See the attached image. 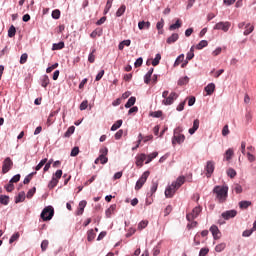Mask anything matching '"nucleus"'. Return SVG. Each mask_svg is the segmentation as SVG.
Segmentation results:
<instances>
[{"label": "nucleus", "instance_id": "obj_1", "mask_svg": "<svg viewBox=\"0 0 256 256\" xmlns=\"http://www.w3.org/2000/svg\"><path fill=\"white\" fill-rule=\"evenodd\" d=\"M213 193H215L218 202L225 203L227 201L229 187L226 185L215 186L213 189Z\"/></svg>", "mask_w": 256, "mask_h": 256}, {"label": "nucleus", "instance_id": "obj_2", "mask_svg": "<svg viewBox=\"0 0 256 256\" xmlns=\"http://www.w3.org/2000/svg\"><path fill=\"white\" fill-rule=\"evenodd\" d=\"M55 215V208H53V206L49 205V206H46L41 214H40V217L42 219V221H51V219H53Z\"/></svg>", "mask_w": 256, "mask_h": 256}, {"label": "nucleus", "instance_id": "obj_3", "mask_svg": "<svg viewBox=\"0 0 256 256\" xmlns=\"http://www.w3.org/2000/svg\"><path fill=\"white\" fill-rule=\"evenodd\" d=\"M181 128L178 127L176 129H174V135L172 137V145L175 146L177 145H181V143L185 142V135L181 134Z\"/></svg>", "mask_w": 256, "mask_h": 256}, {"label": "nucleus", "instance_id": "obj_4", "mask_svg": "<svg viewBox=\"0 0 256 256\" xmlns=\"http://www.w3.org/2000/svg\"><path fill=\"white\" fill-rule=\"evenodd\" d=\"M149 175H150L149 171H145L141 175V177L136 181L135 191H139V189H141L145 185V183H147V179H149Z\"/></svg>", "mask_w": 256, "mask_h": 256}, {"label": "nucleus", "instance_id": "obj_5", "mask_svg": "<svg viewBox=\"0 0 256 256\" xmlns=\"http://www.w3.org/2000/svg\"><path fill=\"white\" fill-rule=\"evenodd\" d=\"M213 29L215 31H224V33H227V31L231 29V22H218L215 24Z\"/></svg>", "mask_w": 256, "mask_h": 256}, {"label": "nucleus", "instance_id": "obj_6", "mask_svg": "<svg viewBox=\"0 0 256 256\" xmlns=\"http://www.w3.org/2000/svg\"><path fill=\"white\" fill-rule=\"evenodd\" d=\"M12 167H13V160H11L10 157L5 158L3 161V165H2L3 175L9 173V171H11Z\"/></svg>", "mask_w": 256, "mask_h": 256}, {"label": "nucleus", "instance_id": "obj_7", "mask_svg": "<svg viewBox=\"0 0 256 256\" xmlns=\"http://www.w3.org/2000/svg\"><path fill=\"white\" fill-rule=\"evenodd\" d=\"M201 213V206H197L195 207L192 212L188 213L186 215V219L187 221H189L190 223L192 221H194V219H197L199 217V214Z\"/></svg>", "mask_w": 256, "mask_h": 256}, {"label": "nucleus", "instance_id": "obj_8", "mask_svg": "<svg viewBox=\"0 0 256 256\" xmlns=\"http://www.w3.org/2000/svg\"><path fill=\"white\" fill-rule=\"evenodd\" d=\"M179 98V94L177 92H171L169 96L162 101L163 105H173L175 101Z\"/></svg>", "mask_w": 256, "mask_h": 256}, {"label": "nucleus", "instance_id": "obj_9", "mask_svg": "<svg viewBox=\"0 0 256 256\" xmlns=\"http://www.w3.org/2000/svg\"><path fill=\"white\" fill-rule=\"evenodd\" d=\"M177 187L173 186V183L171 185H168L165 189L164 195L166 199H171L173 195L177 192Z\"/></svg>", "mask_w": 256, "mask_h": 256}, {"label": "nucleus", "instance_id": "obj_10", "mask_svg": "<svg viewBox=\"0 0 256 256\" xmlns=\"http://www.w3.org/2000/svg\"><path fill=\"white\" fill-rule=\"evenodd\" d=\"M221 217L225 221H229V219H235V217H237V210L224 211L222 212Z\"/></svg>", "mask_w": 256, "mask_h": 256}, {"label": "nucleus", "instance_id": "obj_11", "mask_svg": "<svg viewBox=\"0 0 256 256\" xmlns=\"http://www.w3.org/2000/svg\"><path fill=\"white\" fill-rule=\"evenodd\" d=\"M205 171H206V177H211L215 171V162L213 161H207L206 166H205Z\"/></svg>", "mask_w": 256, "mask_h": 256}, {"label": "nucleus", "instance_id": "obj_12", "mask_svg": "<svg viewBox=\"0 0 256 256\" xmlns=\"http://www.w3.org/2000/svg\"><path fill=\"white\" fill-rule=\"evenodd\" d=\"M210 232L212 233L213 239L217 241V239H221V231L217 225H212L210 227Z\"/></svg>", "mask_w": 256, "mask_h": 256}, {"label": "nucleus", "instance_id": "obj_13", "mask_svg": "<svg viewBox=\"0 0 256 256\" xmlns=\"http://www.w3.org/2000/svg\"><path fill=\"white\" fill-rule=\"evenodd\" d=\"M59 111H61V108H58L55 111H52L47 119V125L48 127H51V125H53V123H55V120H53V117H55V115H59Z\"/></svg>", "mask_w": 256, "mask_h": 256}, {"label": "nucleus", "instance_id": "obj_14", "mask_svg": "<svg viewBox=\"0 0 256 256\" xmlns=\"http://www.w3.org/2000/svg\"><path fill=\"white\" fill-rule=\"evenodd\" d=\"M158 187H159V182L152 181V186L150 188V192L147 193V197H153V195H155V193H157Z\"/></svg>", "mask_w": 256, "mask_h": 256}, {"label": "nucleus", "instance_id": "obj_15", "mask_svg": "<svg viewBox=\"0 0 256 256\" xmlns=\"http://www.w3.org/2000/svg\"><path fill=\"white\" fill-rule=\"evenodd\" d=\"M179 41V34L173 33L170 37L167 38L166 43L168 45H173V43H177Z\"/></svg>", "mask_w": 256, "mask_h": 256}, {"label": "nucleus", "instance_id": "obj_16", "mask_svg": "<svg viewBox=\"0 0 256 256\" xmlns=\"http://www.w3.org/2000/svg\"><path fill=\"white\" fill-rule=\"evenodd\" d=\"M185 183V177L179 176L176 181L172 182V187L180 188Z\"/></svg>", "mask_w": 256, "mask_h": 256}, {"label": "nucleus", "instance_id": "obj_17", "mask_svg": "<svg viewBox=\"0 0 256 256\" xmlns=\"http://www.w3.org/2000/svg\"><path fill=\"white\" fill-rule=\"evenodd\" d=\"M115 209H117V204H112L106 211H105V216L107 219H111V215L115 213Z\"/></svg>", "mask_w": 256, "mask_h": 256}, {"label": "nucleus", "instance_id": "obj_18", "mask_svg": "<svg viewBox=\"0 0 256 256\" xmlns=\"http://www.w3.org/2000/svg\"><path fill=\"white\" fill-rule=\"evenodd\" d=\"M147 159V156L142 153L136 157V165L137 167H143V162Z\"/></svg>", "mask_w": 256, "mask_h": 256}, {"label": "nucleus", "instance_id": "obj_19", "mask_svg": "<svg viewBox=\"0 0 256 256\" xmlns=\"http://www.w3.org/2000/svg\"><path fill=\"white\" fill-rule=\"evenodd\" d=\"M197 129H199V119H195V120L193 121V126H192V128H190V129L188 130V133H189L190 135H195V132L197 131Z\"/></svg>", "mask_w": 256, "mask_h": 256}, {"label": "nucleus", "instance_id": "obj_20", "mask_svg": "<svg viewBox=\"0 0 256 256\" xmlns=\"http://www.w3.org/2000/svg\"><path fill=\"white\" fill-rule=\"evenodd\" d=\"M85 207H87V201L82 200L79 202V208L77 210L76 215H83V212L85 211Z\"/></svg>", "mask_w": 256, "mask_h": 256}, {"label": "nucleus", "instance_id": "obj_21", "mask_svg": "<svg viewBox=\"0 0 256 256\" xmlns=\"http://www.w3.org/2000/svg\"><path fill=\"white\" fill-rule=\"evenodd\" d=\"M153 71H155V69L150 68L149 71L144 75V83H146V85L151 83V76L153 75Z\"/></svg>", "mask_w": 256, "mask_h": 256}, {"label": "nucleus", "instance_id": "obj_22", "mask_svg": "<svg viewBox=\"0 0 256 256\" xmlns=\"http://www.w3.org/2000/svg\"><path fill=\"white\" fill-rule=\"evenodd\" d=\"M150 28H151V22L149 21L138 22V29H140V31H143V29H150Z\"/></svg>", "mask_w": 256, "mask_h": 256}, {"label": "nucleus", "instance_id": "obj_23", "mask_svg": "<svg viewBox=\"0 0 256 256\" xmlns=\"http://www.w3.org/2000/svg\"><path fill=\"white\" fill-rule=\"evenodd\" d=\"M233 155H235V152L233 151L232 148H229L228 150H226L224 154V161H231Z\"/></svg>", "mask_w": 256, "mask_h": 256}, {"label": "nucleus", "instance_id": "obj_24", "mask_svg": "<svg viewBox=\"0 0 256 256\" xmlns=\"http://www.w3.org/2000/svg\"><path fill=\"white\" fill-rule=\"evenodd\" d=\"M137 101V98L135 96H132L128 99V101L126 102V104L124 105V107L126 109H131V107H133V105H135Z\"/></svg>", "mask_w": 256, "mask_h": 256}, {"label": "nucleus", "instance_id": "obj_25", "mask_svg": "<svg viewBox=\"0 0 256 256\" xmlns=\"http://www.w3.org/2000/svg\"><path fill=\"white\" fill-rule=\"evenodd\" d=\"M204 90L206 91L207 95H213L215 92V83H209Z\"/></svg>", "mask_w": 256, "mask_h": 256}, {"label": "nucleus", "instance_id": "obj_26", "mask_svg": "<svg viewBox=\"0 0 256 256\" xmlns=\"http://www.w3.org/2000/svg\"><path fill=\"white\" fill-rule=\"evenodd\" d=\"M49 76L47 74H44L43 76H41L40 78V83H41V87L46 88L47 85H49Z\"/></svg>", "mask_w": 256, "mask_h": 256}, {"label": "nucleus", "instance_id": "obj_27", "mask_svg": "<svg viewBox=\"0 0 256 256\" xmlns=\"http://www.w3.org/2000/svg\"><path fill=\"white\" fill-rule=\"evenodd\" d=\"M255 30V26L251 25L250 23L246 24L245 26V31H244V35H251V33H253V31Z\"/></svg>", "mask_w": 256, "mask_h": 256}, {"label": "nucleus", "instance_id": "obj_28", "mask_svg": "<svg viewBox=\"0 0 256 256\" xmlns=\"http://www.w3.org/2000/svg\"><path fill=\"white\" fill-rule=\"evenodd\" d=\"M131 45V40L127 39V40H123L119 43L118 45V49L120 51H123V49H125V47H129Z\"/></svg>", "mask_w": 256, "mask_h": 256}, {"label": "nucleus", "instance_id": "obj_29", "mask_svg": "<svg viewBox=\"0 0 256 256\" xmlns=\"http://www.w3.org/2000/svg\"><path fill=\"white\" fill-rule=\"evenodd\" d=\"M65 48V42L61 41L52 45V51H59Z\"/></svg>", "mask_w": 256, "mask_h": 256}, {"label": "nucleus", "instance_id": "obj_30", "mask_svg": "<svg viewBox=\"0 0 256 256\" xmlns=\"http://www.w3.org/2000/svg\"><path fill=\"white\" fill-rule=\"evenodd\" d=\"M159 155V152H153L150 153L148 156H146V165H149V163H151V161H153V159H156V157Z\"/></svg>", "mask_w": 256, "mask_h": 256}, {"label": "nucleus", "instance_id": "obj_31", "mask_svg": "<svg viewBox=\"0 0 256 256\" xmlns=\"http://www.w3.org/2000/svg\"><path fill=\"white\" fill-rule=\"evenodd\" d=\"M23 201H25V191L19 192L15 197V203H23Z\"/></svg>", "mask_w": 256, "mask_h": 256}, {"label": "nucleus", "instance_id": "obj_32", "mask_svg": "<svg viewBox=\"0 0 256 256\" xmlns=\"http://www.w3.org/2000/svg\"><path fill=\"white\" fill-rule=\"evenodd\" d=\"M58 183H59V180L57 178H55V176H52V179L50 180V182L48 184V188L55 189V187H57Z\"/></svg>", "mask_w": 256, "mask_h": 256}, {"label": "nucleus", "instance_id": "obj_33", "mask_svg": "<svg viewBox=\"0 0 256 256\" xmlns=\"http://www.w3.org/2000/svg\"><path fill=\"white\" fill-rule=\"evenodd\" d=\"M226 175L230 177V179H235V177H237V171L233 168H228L226 171Z\"/></svg>", "mask_w": 256, "mask_h": 256}, {"label": "nucleus", "instance_id": "obj_34", "mask_svg": "<svg viewBox=\"0 0 256 256\" xmlns=\"http://www.w3.org/2000/svg\"><path fill=\"white\" fill-rule=\"evenodd\" d=\"M240 209H249L251 207V201L243 200L239 202Z\"/></svg>", "mask_w": 256, "mask_h": 256}, {"label": "nucleus", "instance_id": "obj_35", "mask_svg": "<svg viewBox=\"0 0 256 256\" xmlns=\"http://www.w3.org/2000/svg\"><path fill=\"white\" fill-rule=\"evenodd\" d=\"M183 61H185V54H180L174 62V67H178V65H181Z\"/></svg>", "mask_w": 256, "mask_h": 256}, {"label": "nucleus", "instance_id": "obj_36", "mask_svg": "<svg viewBox=\"0 0 256 256\" xmlns=\"http://www.w3.org/2000/svg\"><path fill=\"white\" fill-rule=\"evenodd\" d=\"M123 125V120H117L110 128V131H117Z\"/></svg>", "mask_w": 256, "mask_h": 256}, {"label": "nucleus", "instance_id": "obj_37", "mask_svg": "<svg viewBox=\"0 0 256 256\" xmlns=\"http://www.w3.org/2000/svg\"><path fill=\"white\" fill-rule=\"evenodd\" d=\"M126 10H127V6L121 5L120 8L116 11V17H122V15L125 14Z\"/></svg>", "mask_w": 256, "mask_h": 256}, {"label": "nucleus", "instance_id": "obj_38", "mask_svg": "<svg viewBox=\"0 0 256 256\" xmlns=\"http://www.w3.org/2000/svg\"><path fill=\"white\" fill-rule=\"evenodd\" d=\"M75 133V126H70L67 131L64 133L65 138H69Z\"/></svg>", "mask_w": 256, "mask_h": 256}, {"label": "nucleus", "instance_id": "obj_39", "mask_svg": "<svg viewBox=\"0 0 256 256\" xmlns=\"http://www.w3.org/2000/svg\"><path fill=\"white\" fill-rule=\"evenodd\" d=\"M181 27V20H177L174 24L169 26V31H175V29H180Z\"/></svg>", "mask_w": 256, "mask_h": 256}, {"label": "nucleus", "instance_id": "obj_40", "mask_svg": "<svg viewBox=\"0 0 256 256\" xmlns=\"http://www.w3.org/2000/svg\"><path fill=\"white\" fill-rule=\"evenodd\" d=\"M111 7H113V0H107L105 9H104V15H107L109 11H111Z\"/></svg>", "mask_w": 256, "mask_h": 256}, {"label": "nucleus", "instance_id": "obj_41", "mask_svg": "<svg viewBox=\"0 0 256 256\" xmlns=\"http://www.w3.org/2000/svg\"><path fill=\"white\" fill-rule=\"evenodd\" d=\"M225 247H227L226 243H220L215 246L216 253H221L222 251H225Z\"/></svg>", "mask_w": 256, "mask_h": 256}, {"label": "nucleus", "instance_id": "obj_42", "mask_svg": "<svg viewBox=\"0 0 256 256\" xmlns=\"http://www.w3.org/2000/svg\"><path fill=\"white\" fill-rule=\"evenodd\" d=\"M159 63H161V54L157 53L155 58L152 60V65H153V67H157V65H159Z\"/></svg>", "mask_w": 256, "mask_h": 256}, {"label": "nucleus", "instance_id": "obj_43", "mask_svg": "<svg viewBox=\"0 0 256 256\" xmlns=\"http://www.w3.org/2000/svg\"><path fill=\"white\" fill-rule=\"evenodd\" d=\"M150 117H154V119H159L160 117H163V111L158 110V111L150 112Z\"/></svg>", "mask_w": 256, "mask_h": 256}, {"label": "nucleus", "instance_id": "obj_44", "mask_svg": "<svg viewBox=\"0 0 256 256\" xmlns=\"http://www.w3.org/2000/svg\"><path fill=\"white\" fill-rule=\"evenodd\" d=\"M0 203H1V205H9V196L8 195H0Z\"/></svg>", "mask_w": 256, "mask_h": 256}, {"label": "nucleus", "instance_id": "obj_45", "mask_svg": "<svg viewBox=\"0 0 256 256\" xmlns=\"http://www.w3.org/2000/svg\"><path fill=\"white\" fill-rule=\"evenodd\" d=\"M207 45H209V42H207V40H201V41L196 45V49H198V50L204 49V47H207Z\"/></svg>", "mask_w": 256, "mask_h": 256}, {"label": "nucleus", "instance_id": "obj_46", "mask_svg": "<svg viewBox=\"0 0 256 256\" xmlns=\"http://www.w3.org/2000/svg\"><path fill=\"white\" fill-rule=\"evenodd\" d=\"M16 33H17V28H15L13 25H11L8 29V37H10V38L15 37Z\"/></svg>", "mask_w": 256, "mask_h": 256}, {"label": "nucleus", "instance_id": "obj_47", "mask_svg": "<svg viewBox=\"0 0 256 256\" xmlns=\"http://www.w3.org/2000/svg\"><path fill=\"white\" fill-rule=\"evenodd\" d=\"M52 19H60L61 18V10L60 9H55L52 11Z\"/></svg>", "mask_w": 256, "mask_h": 256}, {"label": "nucleus", "instance_id": "obj_48", "mask_svg": "<svg viewBox=\"0 0 256 256\" xmlns=\"http://www.w3.org/2000/svg\"><path fill=\"white\" fill-rule=\"evenodd\" d=\"M47 163V158H43L38 165L35 166V171H41V168Z\"/></svg>", "mask_w": 256, "mask_h": 256}, {"label": "nucleus", "instance_id": "obj_49", "mask_svg": "<svg viewBox=\"0 0 256 256\" xmlns=\"http://www.w3.org/2000/svg\"><path fill=\"white\" fill-rule=\"evenodd\" d=\"M21 237V234H19V232L14 233L10 239H9V243H15V241L19 240V238Z\"/></svg>", "mask_w": 256, "mask_h": 256}, {"label": "nucleus", "instance_id": "obj_50", "mask_svg": "<svg viewBox=\"0 0 256 256\" xmlns=\"http://www.w3.org/2000/svg\"><path fill=\"white\" fill-rule=\"evenodd\" d=\"M53 164V159L47 160V162L44 164L43 171L44 173H47L49 169H51V165Z\"/></svg>", "mask_w": 256, "mask_h": 256}, {"label": "nucleus", "instance_id": "obj_51", "mask_svg": "<svg viewBox=\"0 0 256 256\" xmlns=\"http://www.w3.org/2000/svg\"><path fill=\"white\" fill-rule=\"evenodd\" d=\"M187 83H189L188 76H184L178 80V85H180V86L187 85Z\"/></svg>", "mask_w": 256, "mask_h": 256}, {"label": "nucleus", "instance_id": "obj_52", "mask_svg": "<svg viewBox=\"0 0 256 256\" xmlns=\"http://www.w3.org/2000/svg\"><path fill=\"white\" fill-rule=\"evenodd\" d=\"M37 191V188L36 187H33L32 189H30L27 194H26V197L27 199H32L33 198V195H35Z\"/></svg>", "mask_w": 256, "mask_h": 256}, {"label": "nucleus", "instance_id": "obj_53", "mask_svg": "<svg viewBox=\"0 0 256 256\" xmlns=\"http://www.w3.org/2000/svg\"><path fill=\"white\" fill-rule=\"evenodd\" d=\"M87 239H88L89 242H91L95 239V232L93 231V229L88 231Z\"/></svg>", "mask_w": 256, "mask_h": 256}, {"label": "nucleus", "instance_id": "obj_54", "mask_svg": "<svg viewBox=\"0 0 256 256\" xmlns=\"http://www.w3.org/2000/svg\"><path fill=\"white\" fill-rule=\"evenodd\" d=\"M95 49H92L91 53L88 55V61L89 63H95Z\"/></svg>", "mask_w": 256, "mask_h": 256}, {"label": "nucleus", "instance_id": "obj_55", "mask_svg": "<svg viewBox=\"0 0 256 256\" xmlns=\"http://www.w3.org/2000/svg\"><path fill=\"white\" fill-rule=\"evenodd\" d=\"M28 58L29 55H27V53H23L20 57V65H25V63H27Z\"/></svg>", "mask_w": 256, "mask_h": 256}, {"label": "nucleus", "instance_id": "obj_56", "mask_svg": "<svg viewBox=\"0 0 256 256\" xmlns=\"http://www.w3.org/2000/svg\"><path fill=\"white\" fill-rule=\"evenodd\" d=\"M21 181V174H16L10 179V183H19Z\"/></svg>", "mask_w": 256, "mask_h": 256}, {"label": "nucleus", "instance_id": "obj_57", "mask_svg": "<svg viewBox=\"0 0 256 256\" xmlns=\"http://www.w3.org/2000/svg\"><path fill=\"white\" fill-rule=\"evenodd\" d=\"M246 155L249 163H255L256 161L255 155H253L251 152H247Z\"/></svg>", "mask_w": 256, "mask_h": 256}, {"label": "nucleus", "instance_id": "obj_58", "mask_svg": "<svg viewBox=\"0 0 256 256\" xmlns=\"http://www.w3.org/2000/svg\"><path fill=\"white\" fill-rule=\"evenodd\" d=\"M47 247H49V240H43L41 243V251H47Z\"/></svg>", "mask_w": 256, "mask_h": 256}, {"label": "nucleus", "instance_id": "obj_59", "mask_svg": "<svg viewBox=\"0 0 256 256\" xmlns=\"http://www.w3.org/2000/svg\"><path fill=\"white\" fill-rule=\"evenodd\" d=\"M101 165H106V163H108L109 158H107V156H103V155H99L98 157Z\"/></svg>", "mask_w": 256, "mask_h": 256}, {"label": "nucleus", "instance_id": "obj_60", "mask_svg": "<svg viewBox=\"0 0 256 256\" xmlns=\"http://www.w3.org/2000/svg\"><path fill=\"white\" fill-rule=\"evenodd\" d=\"M143 65V57H139L134 62V67L137 69L138 67H141Z\"/></svg>", "mask_w": 256, "mask_h": 256}, {"label": "nucleus", "instance_id": "obj_61", "mask_svg": "<svg viewBox=\"0 0 256 256\" xmlns=\"http://www.w3.org/2000/svg\"><path fill=\"white\" fill-rule=\"evenodd\" d=\"M79 155V147L75 146L72 148L70 156L71 157H77Z\"/></svg>", "mask_w": 256, "mask_h": 256}, {"label": "nucleus", "instance_id": "obj_62", "mask_svg": "<svg viewBox=\"0 0 256 256\" xmlns=\"http://www.w3.org/2000/svg\"><path fill=\"white\" fill-rule=\"evenodd\" d=\"M88 105H89V102L87 100L82 101L80 104V107H79L80 111H85V109H87Z\"/></svg>", "mask_w": 256, "mask_h": 256}, {"label": "nucleus", "instance_id": "obj_63", "mask_svg": "<svg viewBox=\"0 0 256 256\" xmlns=\"http://www.w3.org/2000/svg\"><path fill=\"white\" fill-rule=\"evenodd\" d=\"M147 225H149L148 221L142 220L141 222H139L138 224V229L143 230L145 229V227H147Z\"/></svg>", "mask_w": 256, "mask_h": 256}, {"label": "nucleus", "instance_id": "obj_64", "mask_svg": "<svg viewBox=\"0 0 256 256\" xmlns=\"http://www.w3.org/2000/svg\"><path fill=\"white\" fill-rule=\"evenodd\" d=\"M208 253H209V248H201L198 256H207Z\"/></svg>", "mask_w": 256, "mask_h": 256}]
</instances>
